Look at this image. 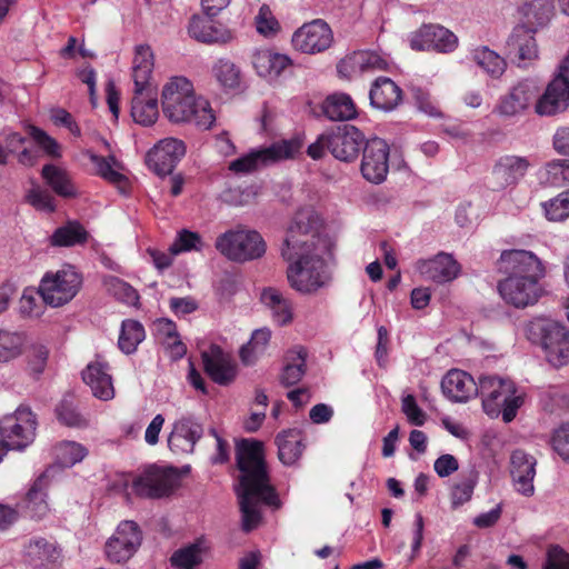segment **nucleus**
I'll use <instances>...</instances> for the list:
<instances>
[{
    "instance_id": "nucleus-30",
    "label": "nucleus",
    "mask_w": 569,
    "mask_h": 569,
    "mask_svg": "<svg viewBox=\"0 0 569 569\" xmlns=\"http://www.w3.org/2000/svg\"><path fill=\"white\" fill-rule=\"evenodd\" d=\"M108 365L100 360L90 362L82 371L83 382L91 389L92 395L103 401L114 397V389L111 376L108 372Z\"/></svg>"
},
{
    "instance_id": "nucleus-48",
    "label": "nucleus",
    "mask_w": 569,
    "mask_h": 569,
    "mask_svg": "<svg viewBox=\"0 0 569 569\" xmlns=\"http://www.w3.org/2000/svg\"><path fill=\"white\" fill-rule=\"evenodd\" d=\"M522 10L529 22L542 27L550 21L555 7L552 0H528Z\"/></svg>"
},
{
    "instance_id": "nucleus-55",
    "label": "nucleus",
    "mask_w": 569,
    "mask_h": 569,
    "mask_svg": "<svg viewBox=\"0 0 569 569\" xmlns=\"http://www.w3.org/2000/svg\"><path fill=\"white\" fill-rule=\"evenodd\" d=\"M26 200L39 211L52 212L56 209L52 196L39 186L32 187L28 191Z\"/></svg>"
},
{
    "instance_id": "nucleus-18",
    "label": "nucleus",
    "mask_w": 569,
    "mask_h": 569,
    "mask_svg": "<svg viewBox=\"0 0 569 569\" xmlns=\"http://www.w3.org/2000/svg\"><path fill=\"white\" fill-rule=\"evenodd\" d=\"M71 267L63 266L60 270L48 271L39 284L42 302L51 307H60L71 299Z\"/></svg>"
},
{
    "instance_id": "nucleus-33",
    "label": "nucleus",
    "mask_w": 569,
    "mask_h": 569,
    "mask_svg": "<svg viewBox=\"0 0 569 569\" xmlns=\"http://www.w3.org/2000/svg\"><path fill=\"white\" fill-rule=\"evenodd\" d=\"M131 116L134 122L146 127L152 126L157 121L159 109L154 88L140 92H138V89L133 90Z\"/></svg>"
},
{
    "instance_id": "nucleus-46",
    "label": "nucleus",
    "mask_w": 569,
    "mask_h": 569,
    "mask_svg": "<svg viewBox=\"0 0 569 569\" xmlns=\"http://www.w3.org/2000/svg\"><path fill=\"white\" fill-rule=\"evenodd\" d=\"M212 73L216 80L227 89H236L240 86L241 71L229 59L221 58L212 67Z\"/></svg>"
},
{
    "instance_id": "nucleus-53",
    "label": "nucleus",
    "mask_w": 569,
    "mask_h": 569,
    "mask_svg": "<svg viewBox=\"0 0 569 569\" xmlns=\"http://www.w3.org/2000/svg\"><path fill=\"white\" fill-rule=\"evenodd\" d=\"M477 481L478 473L471 470L467 477L453 486L451 491V503L453 508L460 507L471 499Z\"/></svg>"
},
{
    "instance_id": "nucleus-44",
    "label": "nucleus",
    "mask_w": 569,
    "mask_h": 569,
    "mask_svg": "<svg viewBox=\"0 0 569 569\" xmlns=\"http://www.w3.org/2000/svg\"><path fill=\"white\" fill-rule=\"evenodd\" d=\"M41 174L48 186H50L57 194L61 197L71 196L70 177L66 169L50 163L42 168Z\"/></svg>"
},
{
    "instance_id": "nucleus-15",
    "label": "nucleus",
    "mask_w": 569,
    "mask_h": 569,
    "mask_svg": "<svg viewBox=\"0 0 569 569\" xmlns=\"http://www.w3.org/2000/svg\"><path fill=\"white\" fill-rule=\"evenodd\" d=\"M389 170V146L380 138L367 141L361 160V173L372 183L385 181Z\"/></svg>"
},
{
    "instance_id": "nucleus-28",
    "label": "nucleus",
    "mask_w": 569,
    "mask_h": 569,
    "mask_svg": "<svg viewBox=\"0 0 569 569\" xmlns=\"http://www.w3.org/2000/svg\"><path fill=\"white\" fill-rule=\"evenodd\" d=\"M203 367L207 375L218 385L231 383L237 375L236 366L230 357L218 346H212L202 353Z\"/></svg>"
},
{
    "instance_id": "nucleus-60",
    "label": "nucleus",
    "mask_w": 569,
    "mask_h": 569,
    "mask_svg": "<svg viewBox=\"0 0 569 569\" xmlns=\"http://www.w3.org/2000/svg\"><path fill=\"white\" fill-rule=\"evenodd\" d=\"M401 409L410 423L415 426L425 425L426 413L419 408L412 395H407L402 398Z\"/></svg>"
},
{
    "instance_id": "nucleus-27",
    "label": "nucleus",
    "mask_w": 569,
    "mask_h": 569,
    "mask_svg": "<svg viewBox=\"0 0 569 569\" xmlns=\"http://www.w3.org/2000/svg\"><path fill=\"white\" fill-rule=\"evenodd\" d=\"M533 30L526 26H517L507 40L508 56L518 62V66H527V61L538 57V47Z\"/></svg>"
},
{
    "instance_id": "nucleus-2",
    "label": "nucleus",
    "mask_w": 569,
    "mask_h": 569,
    "mask_svg": "<svg viewBox=\"0 0 569 569\" xmlns=\"http://www.w3.org/2000/svg\"><path fill=\"white\" fill-rule=\"evenodd\" d=\"M531 106L539 116H553L569 107V56L562 61L558 74L542 94L535 80H522L501 97L496 111L503 117H515Z\"/></svg>"
},
{
    "instance_id": "nucleus-29",
    "label": "nucleus",
    "mask_w": 569,
    "mask_h": 569,
    "mask_svg": "<svg viewBox=\"0 0 569 569\" xmlns=\"http://www.w3.org/2000/svg\"><path fill=\"white\" fill-rule=\"evenodd\" d=\"M417 271L427 280L442 283L458 276L459 266L451 254L439 253L432 259L419 260Z\"/></svg>"
},
{
    "instance_id": "nucleus-38",
    "label": "nucleus",
    "mask_w": 569,
    "mask_h": 569,
    "mask_svg": "<svg viewBox=\"0 0 569 569\" xmlns=\"http://www.w3.org/2000/svg\"><path fill=\"white\" fill-rule=\"evenodd\" d=\"M300 431L286 430L276 438L279 460L286 466H292L301 457L305 449Z\"/></svg>"
},
{
    "instance_id": "nucleus-47",
    "label": "nucleus",
    "mask_w": 569,
    "mask_h": 569,
    "mask_svg": "<svg viewBox=\"0 0 569 569\" xmlns=\"http://www.w3.org/2000/svg\"><path fill=\"white\" fill-rule=\"evenodd\" d=\"M103 286L109 295L114 297L118 301L128 306H137L139 302V295L137 290L128 282L117 277H106Z\"/></svg>"
},
{
    "instance_id": "nucleus-56",
    "label": "nucleus",
    "mask_w": 569,
    "mask_h": 569,
    "mask_svg": "<svg viewBox=\"0 0 569 569\" xmlns=\"http://www.w3.org/2000/svg\"><path fill=\"white\" fill-rule=\"evenodd\" d=\"M350 60L353 66L359 67L360 70L379 69L383 70L387 68V61L373 51H360L356 52Z\"/></svg>"
},
{
    "instance_id": "nucleus-4",
    "label": "nucleus",
    "mask_w": 569,
    "mask_h": 569,
    "mask_svg": "<svg viewBox=\"0 0 569 569\" xmlns=\"http://www.w3.org/2000/svg\"><path fill=\"white\" fill-rule=\"evenodd\" d=\"M478 395L482 400L483 411L490 418L501 416L503 422H511L525 402V393L509 378L480 376Z\"/></svg>"
},
{
    "instance_id": "nucleus-3",
    "label": "nucleus",
    "mask_w": 569,
    "mask_h": 569,
    "mask_svg": "<svg viewBox=\"0 0 569 569\" xmlns=\"http://www.w3.org/2000/svg\"><path fill=\"white\" fill-rule=\"evenodd\" d=\"M163 114L174 123H193L209 130L216 121L214 112L202 97H196L192 82L182 76L171 77L162 88Z\"/></svg>"
},
{
    "instance_id": "nucleus-7",
    "label": "nucleus",
    "mask_w": 569,
    "mask_h": 569,
    "mask_svg": "<svg viewBox=\"0 0 569 569\" xmlns=\"http://www.w3.org/2000/svg\"><path fill=\"white\" fill-rule=\"evenodd\" d=\"M301 148L299 139L280 140L271 146L256 149L231 161L229 170L236 173H250L259 168L293 158Z\"/></svg>"
},
{
    "instance_id": "nucleus-42",
    "label": "nucleus",
    "mask_w": 569,
    "mask_h": 569,
    "mask_svg": "<svg viewBox=\"0 0 569 569\" xmlns=\"http://www.w3.org/2000/svg\"><path fill=\"white\" fill-rule=\"evenodd\" d=\"M270 338L271 331L268 328L254 330L250 341L240 349L241 361L247 366L253 365L266 352Z\"/></svg>"
},
{
    "instance_id": "nucleus-57",
    "label": "nucleus",
    "mask_w": 569,
    "mask_h": 569,
    "mask_svg": "<svg viewBox=\"0 0 569 569\" xmlns=\"http://www.w3.org/2000/svg\"><path fill=\"white\" fill-rule=\"evenodd\" d=\"M39 290L26 289L20 299V312L24 317L38 318L43 313V306L38 300Z\"/></svg>"
},
{
    "instance_id": "nucleus-25",
    "label": "nucleus",
    "mask_w": 569,
    "mask_h": 569,
    "mask_svg": "<svg viewBox=\"0 0 569 569\" xmlns=\"http://www.w3.org/2000/svg\"><path fill=\"white\" fill-rule=\"evenodd\" d=\"M202 431V426L193 418L181 417L173 423L172 431L168 437V446L176 453L192 452Z\"/></svg>"
},
{
    "instance_id": "nucleus-59",
    "label": "nucleus",
    "mask_w": 569,
    "mask_h": 569,
    "mask_svg": "<svg viewBox=\"0 0 569 569\" xmlns=\"http://www.w3.org/2000/svg\"><path fill=\"white\" fill-rule=\"evenodd\" d=\"M256 27L257 31L263 36H271L278 30V21L268 6H261L258 14L256 16Z\"/></svg>"
},
{
    "instance_id": "nucleus-43",
    "label": "nucleus",
    "mask_w": 569,
    "mask_h": 569,
    "mask_svg": "<svg viewBox=\"0 0 569 569\" xmlns=\"http://www.w3.org/2000/svg\"><path fill=\"white\" fill-rule=\"evenodd\" d=\"M144 338V328L139 321L132 319L122 321L118 340V346L122 352L126 355L133 353Z\"/></svg>"
},
{
    "instance_id": "nucleus-61",
    "label": "nucleus",
    "mask_w": 569,
    "mask_h": 569,
    "mask_svg": "<svg viewBox=\"0 0 569 569\" xmlns=\"http://www.w3.org/2000/svg\"><path fill=\"white\" fill-rule=\"evenodd\" d=\"M552 447L563 460L569 461V425H562L555 431Z\"/></svg>"
},
{
    "instance_id": "nucleus-21",
    "label": "nucleus",
    "mask_w": 569,
    "mask_h": 569,
    "mask_svg": "<svg viewBox=\"0 0 569 569\" xmlns=\"http://www.w3.org/2000/svg\"><path fill=\"white\" fill-rule=\"evenodd\" d=\"M537 459L523 451L516 449L510 456V476L517 492L525 497L535 493L533 480L536 477Z\"/></svg>"
},
{
    "instance_id": "nucleus-52",
    "label": "nucleus",
    "mask_w": 569,
    "mask_h": 569,
    "mask_svg": "<svg viewBox=\"0 0 569 569\" xmlns=\"http://www.w3.org/2000/svg\"><path fill=\"white\" fill-rule=\"evenodd\" d=\"M203 241L198 232L182 229L177 233L170 246V251L176 254L189 251H201Z\"/></svg>"
},
{
    "instance_id": "nucleus-26",
    "label": "nucleus",
    "mask_w": 569,
    "mask_h": 569,
    "mask_svg": "<svg viewBox=\"0 0 569 569\" xmlns=\"http://www.w3.org/2000/svg\"><path fill=\"white\" fill-rule=\"evenodd\" d=\"M443 395L453 402H466L478 396L479 381L463 370L452 369L441 380Z\"/></svg>"
},
{
    "instance_id": "nucleus-23",
    "label": "nucleus",
    "mask_w": 569,
    "mask_h": 569,
    "mask_svg": "<svg viewBox=\"0 0 569 569\" xmlns=\"http://www.w3.org/2000/svg\"><path fill=\"white\" fill-rule=\"evenodd\" d=\"M502 299L516 308H526L537 302L541 289L539 282L507 277L498 284Z\"/></svg>"
},
{
    "instance_id": "nucleus-40",
    "label": "nucleus",
    "mask_w": 569,
    "mask_h": 569,
    "mask_svg": "<svg viewBox=\"0 0 569 569\" xmlns=\"http://www.w3.org/2000/svg\"><path fill=\"white\" fill-rule=\"evenodd\" d=\"M471 60L491 78H499L506 70V61L488 47H479L471 51Z\"/></svg>"
},
{
    "instance_id": "nucleus-16",
    "label": "nucleus",
    "mask_w": 569,
    "mask_h": 569,
    "mask_svg": "<svg viewBox=\"0 0 569 569\" xmlns=\"http://www.w3.org/2000/svg\"><path fill=\"white\" fill-rule=\"evenodd\" d=\"M66 466V461H58L56 465L49 467L32 482L23 500L21 501V508L29 517L34 519H42L47 516L49 512V505L47 501L49 479L54 476L58 469H61Z\"/></svg>"
},
{
    "instance_id": "nucleus-34",
    "label": "nucleus",
    "mask_w": 569,
    "mask_h": 569,
    "mask_svg": "<svg viewBox=\"0 0 569 569\" xmlns=\"http://www.w3.org/2000/svg\"><path fill=\"white\" fill-rule=\"evenodd\" d=\"M291 64V59L268 49L257 50L252 56V66L257 73L268 80H276Z\"/></svg>"
},
{
    "instance_id": "nucleus-49",
    "label": "nucleus",
    "mask_w": 569,
    "mask_h": 569,
    "mask_svg": "<svg viewBox=\"0 0 569 569\" xmlns=\"http://www.w3.org/2000/svg\"><path fill=\"white\" fill-rule=\"evenodd\" d=\"M545 181L555 188L569 184V159H553L547 162L545 166Z\"/></svg>"
},
{
    "instance_id": "nucleus-64",
    "label": "nucleus",
    "mask_w": 569,
    "mask_h": 569,
    "mask_svg": "<svg viewBox=\"0 0 569 569\" xmlns=\"http://www.w3.org/2000/svg\"><path fill=\"white\" fill-rule=\"evenodd\" d=\"M552 146L559 154L569 157V126H563L556 130Z\"/></svg>"
},
{
    "instance_id": "nucleus-13",
    "label": "nucleus",
    "mask_w": 569,
    "mask_h": 569,
    "mask_svg": "<svg viewBox=\"0 0 569 569\" xmlns=\"http://www.w3.org/2000/svg\"><path fill=\"white\" fill-rule=\"evenodd\" d=\"M332 41L331 28L322 19L303 23L293 32L291 39L296 50L308 54H316L327 50Z\"/></svg>"
},
{
    "instance_id": "nucleus-45",
    "label": "nucleus",
    "mask_w": 569,
    "mask_h": 569,
    "mask_svg": "<svg viewBox=\"0 0 569 569\" xmlns=\"http://www.w3.org/2000/svg\"><path fill=\"white\" fill-rule=\"evenodd\" d=\"M26 336L18 331L0 330V362H8L22 352Z\"/></svg>"
},
{
    "instance_id": "nucleus-32",
    "label": "nucleus",
    "mask_w": 569,
    "mask_h": 569,
    "mask_svg": "<svg viewBox=\"0 0 569 569\" xmlns=\"http://www.w3.org/2000/svg\"><path fill=\"white\" fill-rule=\"evenodd\" d=\"M88 160L92 164V172L106 181L123 189L127 178L120 172L121 166L113 156L101 157L92 150L82 151V161ZM87 166V162H83Z\"/></svg>"
},
{
    "instance_id": "nucleus-63",
    "label": "nucleus",
    "mask_w": 569,
    "mask_h": 569,
    "mask_svg": "<svg viewBox=\"0 0 569 569\" xmlns=\"http://www.w3.org/2000/svg\"><path fill=\"white\" fill-rule=\"evenodd\" d=\"M433 468L439 477L445 478L457 471L459 463L455 456L446 453L435 461Z\"/></svg>"
},
{
    "instance_id": "nucleus-51",
    "label": "nucleus",
    "mask_w": 569,
    "mask_h": 569,
    "mask_svg": "<svg viewBox=\"0 0 569 569\" xmlns=\"http://www.w3.org/2000/svg\"><path fill=\"white\" fill-rule=\"evenodd\" d=\"M28 133L36 143V146L42 150L43 154L49 158H59L61 157V147L57 142L54 138L49 136L44 130L36 127L29 126Z\"/></svg>"
},
{
    "instance_id": "nucleus-12",
    "label": "nucleus",
    "mask_w": 569,
    "mask_h": 569,
    "mask_svg": "<svg viewBox=\"0 0 569 569\" xmlns=\"http://www.w3.org/2000/svg\"><path fill=\"white\" fill-rule=\"evenodd\" d=\"M499 269L508 277L539 282L545 277L541 260L531 251L506 250L499 259Z\"/></svg>"
},
{
    "instance_id": "nucleus-41",
    "label": "nucleus",
    "mask_w": 569,
    "mask_h": 569,
    "mask_svg": "<svg viewBox=\"0 0 569 569\" xmlns=\"http://www.w3.org/2000/svg\"><path fill=\"white\" fill-rule=\"evenodd\" d=\"M307 351L302 348H296L288 353L287 363L281 372L280 381L289 387L298 383L306 372Z\"/></svg>"
},
{
    "instance_id": "nucleus-39",
    "label": "nucleus",
    "mask_w": 569,
    "mask_h": 569,
    "mask_svg": "<svg viewBox=\"0 0 569 569\" xmlns=\"http://www.w3.org/2000/svg\"><path fill=\"white\" fill-rule=\"evenodd\" d=\"M323 113L332 121H345L356 117V106L346 93H333L329 96L322 106Z\"/></svg>"
},
{
    "instance_id": "nucleus-17",
    "label": "nucleus",
    "mask_w": 569,
    "mask_h": 569,
    "mask_svg": "<svg viewBox=\"0 0 569 569\" xmlns=\"http://www.w3.org/2000/svg\"><path fill=\"white\" fill-rule=\"evenodd\" d=\"M413 50H436L438 52H452L458 46L457 36L445 27L425 24L410 38Z\"/></svg>"
},
{
    "instance_id": "nucleus-5",
    "label": "nucleus",
    "mask_w": 569,
    "mask_h": 569,
    "mask_svg": "<svg viewBox=\"0 0 569 569\" xmlns=\"http://www.w3.org/2000/svg\"><path fill=\"white\" fill-rule=\"evenodd\" d=\"M214 247L228 260L239 263L261 258L267 249L262 236L243 226L218 236Z\"/></svg>"
},
{
    "instance_id": "nucleus-1",
    "label": "nucleus",
    "mask_w": 569,
    "mask_h": 569,
    "mask_svg": "<svg viewBox=\"0 0 569 569\" xmlns=\"http://www.w3.org/2000/svg\"><path fill=\"white\" fill-rule=\"evenodd\" d=\"M319 218L311 209H301L290 223L280 252L288 262L287 280L290 287L311 295L326 287L330 274L323 260L328 241L318 231Z\"/></svg>"
},
{
    "instance_id": "nucleus-22",
    "label": "nucleus",
    "mask_w": 569,
    "mask_h": 569,
    "mask_svg": "<svg viewBox=\"0 0 569 569\" xmlns=\"http://www.w3.org/2000/svg\"><path fill=\"white\" fill-rule=\"evenodd\" d=\"M532 163L528 157L506 154L492 167V178L500 189L517 186L525 178Z\"/></svg>"
},
{
    "instance_id": "nucleus-14",
    "label": "nucleus",
    "mask_w": 569,
    "mask_h": 569,
    "mask_svg": "<svg viewBox=\"0 0 569 569\" xmlns=\"http://www.w3.org/2000/svg\"><path fill=\"white\" fill-rule=\"evenodd\" d=\"M141 540L138 525L133 521H122L106 543L107 557L114 562L127 561L134 555Z\"/></svg>"
},
{
    "instance_id": "nucleus-58",
    "label": "nucleus",
    "mask_w": 569,
    "mask_h": 569,
    "mask_svg": "<svg viewBox=\"0 0 569 569\" xmlns=\"http://www.w3.org/2000/svg\"><path fill=\"white\" fill-rule=\"evenodd\" d=\"M161 331L167 336L166 343L170 349L171 357L174 359L182 358L186 355L187 349L183 342L178 339L174 323L170 320L162 322Z\"/></svg>"
},
{
    "instance_id": "nucleus-62",
    "label": "nucleus",
    "mask_w": 569,
    "mask_h": 569,
    "mask_svg": "<svg viewBox=\"0 0 569 569\" xmlns=\"http://www.w3.org/2000/svg\"><path fill=\"white\" fill-rule=\"evenodd\" d=\"M76 74L82 83L87 84L91 103L96 104L97 73L94 69L91 66L87 64L82 68H77Z\"/></svg>"
},
{
    "instance_id": "nucleus-11",
    "label": "nucleus",
    "mask_w": 569,
    "mask_h": 569,
    "mask_svg": "<svg viewBox=\"0 0 569 569\" xmlns=\"http://www.w3.org/2000/svg\"><path fill=\"white\" fill-rule=\"evenodd\" d=\"M242 529L247 532L257 528L261 521L260 502L278 508L279 498L272 487H239L237 490Z\"/></svg>"
},
{
    "instance_id": "nucleus-36",
    "label": "nucleus",
    "mask_w": 569,
    "mask_h": 569,
    "mask_svg": "<svg viewBox=\"0 0 569 569\" xmlns=\"http://www.w3.org/2000/svg\"><path fill=\"white\" fill-rule=\"evenodd\" d=\"M260 300L270 310L273 321L279 326H286L293 320L292 302L278 289L264 288L260 295Z\"/></svg>"
},
{
    "instance_id": "nucleus-54",
    "label": "nucleus",
    "mask_w": 569,
    "mask_h": 569,
    "mask_svg": "<svg viewBox=\"0 0 569 569\" xmlns=\"http://www.w3.org/2000/svg\"><path fill=\"white\" fill-rule=\"evenodd\" d=\"M171 565L178 569H193L201 562L200 548L196 545L182 548L173 552Z\"/></svg>"
},
{
    "instance_id": "nucleus-8",
    "label": "nucleus",
    "mask_w": 569,
    "mask_h": 569,
    "mask_svg": "<svg viewBox=\"0 0 569 569\" xmlns=\"http://www.w3.org/2000/svg\"><path fill=\"white\" fill-rule=\"evenodd\" d=\"M36 430V416L24 406L0 419V439L10 450H24L33 442Z\"/></svg>"
},
{
    "instance_id": "nucleus-6",
    "label": "nucleus",
    "mask_w": 569,
    "mask_h": 569,
    "mask_svg": "<svg viewBox=\"0 0 569 569\" xmlns=\"http://www.w3.org/2000/svg\"><path fill=\"white\" fill-rule=\"evenodd\" d=\"M531 333L540 335L546 360L555 368L569 365V329L558 321L537 319L530 323Z\"/></svg>"
},
{
    "instance_id": "nucleus-10",
    "label": "nucleus",
    "mask_w": 569,
    "mask_h": 569,
    "mask_svg": "<svg viewBox=\"0 0 569 569\" xmlns=\"http://www.w3.org/2000/svg\"><path fill=\"white\" fill-rule=\"evenodd\" d=\"M180 483V473L172 467L151 466L134 481V492L144 498H162L171 495Z\"/></svg>"
},
{
    "instance_id": "nucleus-19",
    "label": "nucleus",
    "mask_w": 569,
    "mask_h": 569,
    "mask_svg": "<svg viewBox=\"0 0 569 569\" xmlns=\"http://www.w3.org/2000/svg\"><path fill=\"white\" fill-rule=\"evenodd\" d=\"M184 153L186 146L183 141L166 138L148 152L147 163L158 176H167L172 172Z\"/></svg>"
},
{
    "instance_id": "nucleus-50",
    "label": "nucleus",
    "mask_w": 569,
    "mask_h": 569,
    "mask_svg": "<svg viewBox=\"0 0 569 569\" xmlns=\"http://www.w3.org/2000/svg\"><path fill=\"white\" fill-rule=\"evenodd\" d=\"M543 212L549 221L561 222L569 218V189L560 192L542 203Z\"/></svg>"
},
{
    "instance_id": "nucleus-37",
    "label": "nucleus",
    "mask_w": 569,
    "mask_h": 569,
    "mask_svg": "<svg viewBox=\"0 0 569 569\" xmlns=\"http://www.w3.org/2000/svg\"><path fill=\"white\" fill-rule=\"evenodd\" d=\"M24 560L34 568L54 563L60 553L56 546L47 539L37 537L29 540L23 550Z\"/></svg>"
},
{
    "instance_id": "nucleus-31",
    "label": "nucleus",
    "mask_w": 569,
    "mask_h": 569,
    "mask_svg": "<svg viewBox=\"0 0 569 569\" xmlns=\"http://www.w3.org/2000/svg\"><path fill=\"white\" fill-rule=\"evenodd\" d=\"M369 99L372 107L391 111L402 101V90L391 79L380 77L372 83Z\"/></svg>"
},
{
    "instance_id": "nucleus-35",
    "label": "nucleus",
    "mask_w": 569,
    "mask_h": 569,
    "mask_svg": "<svg viewBox=\"0 0 569 569\" xmlns=\"http://www.w3.org/2000/svg\"><path fill=\"white\" fill-rule=\"evenodd\" d=\"M154 67V57L150 47L137 46L132 60V79L138 92L153 88L150 79Z\"/></svg>"
},
{
    "instance_id": "nucleus-24",
    "label": "nucleus",
    "mask_w": 569,
    "mask_h": 569,
    "mask_svg": "<svg viewBox=\"0 0 569 569\" xmlns=\"http://www.w3.org/2000/svg\"><path fill=\"white\" fill-rule=\"evenodd\" d=\"M188 33L194 40L208 44H226L234 38L233 32L221 22L198 16L190 19Z\"/></svg>"
},
{
    "instance_id": "nucleus-9",
    "label": "nucleus",
    "mask_w": 569,
    "mask_h": 569,
    "mask_svg": "<svg viewBox=\"0 0 569 569\" xmlns=\"http://www.w3.org/2000/svg\"><path fill=\"white\" fill-rule=\"evenodd\" d=\"M237 466L242 472L239 487H271L263 460L262 443L243 439L236 447Z\"/></svg>"
},
{
    "instance_id": "nucleus-20",
    "label": "nucleus",
    "mask_w": 569,
    "mask_h": 569,
    "mask_svg": "<svg viewBox=\"0 0 569 569\" xmlns=\"http://www.w3.org/2000/svg\"><path fill=\"white\" fill-rule=\"evenodd\" d=\"M328 142L329 151L336 159L349 162L358 157L365 136L355 126L343 124L329 133Z\"/></svg>"
}]
</instances>
